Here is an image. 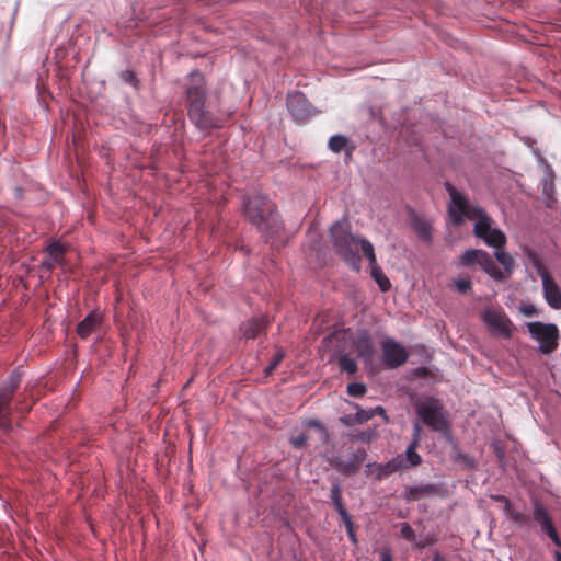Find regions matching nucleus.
Returning a JSON list of instances; mask_svg holds the SVG:
<instances>
[{"instance_id": "nucleus-12", "label": "nucleus", "mask_w": 561, "mask_h": 561, "mask_svg": "<svg viewBox=\"0 0 561 561\" xmlns=\"http://www.w3.org/2000/svg\"><path fill=\"white\" fill-rule=\"evenodd\" d=\"M68 248L59 241H53L46 248V254L41 263V267L48 272L54 271L57 266L65 267L66 253Z\"/></svg>"}, {"instance_id": "nucleus-28", "label": "nucleus", "mask_w": 561, "mask_h": 561, "mask_svg": "<svg viewBox=\"0 0 561 561\" xmlns=\"http://www.w3.org/2000/svg\"><path fill=\"white\" fill-rule=\"evenodd\" d=\"M366 386L360 382H352L347 386V393L351 397L359 398L366 393Z\"/></svg>"}, {"instance_id": "nucleus-26", "label": "nucleus", "mask_w": 561, "mask_h": 561, "mask_svg": "<svg viewBox=\"0 0 561 561\" xmlns=\"http://www.w3.org/2000/svg\"><path fill=\"white\" fill-rule=\"evenodd\" d=\"M348 139L343 135H334L329 139V148L331 151L339 153L341 152L347 145Z\"/></svg>"}, {"instance_id": "nucleus-46", "label": "nucleus", "mask_w": 561, "mask_h": 561, "mask_svg": "<svg viewBox=\"0 0 561 561\" xmlns=\"http://www.w3.org/2000/svg\"><path fill=\"white\" fill-rule=\"evenodd\" d=\"M427 373H428V370L425 367H422V368L417 369V375H420V376H426Z\"/></svg>"}, {"instance_id": "nucleus-11", "label": "nucleus", "mask_w": 561, "mask_h": 561, "mask_svg": "<svg viewBox=\"0 0 561 561\" xmlns=\"http://www.w3.org/2000/svg\"><path fill=\"white\" fill-rule=\"evenodd\" d=\"M483 320L493 333L499 334L504 339H510L512 336L513 323L505 313L486 310L483 314Z\"/></svg>"}, {"instance_id": "nucleus-6", "label": "nucleus", "mask_w": 561, "mask_h": 561, "mask_svg": "<svg viewBox=\"0 0 561 561\" xmlns=\"http://www.w3.org/2000/svg\"><path fill=\"white\" fill-rule=\"evenodd\" d=\"M21 374L13 371L7 383L0 387V430H12V400L21 383Z\"/></svg>"}, {"instance_id": "nucleus-17", "label": "nucleus", "mask_w": 561, "mask_h": 561, "mask_svg": "<svg viewBox=\"0 0 561 561\" xmlns=\"http://www.w3.org/2000/svg\"><path fill=\"white\" fill-rule=\"evenodd\" d=\"M543 297L546 302L556 310L561 309V289L552 276L543 277L542 283Z\"/></svg>"}, {"instance_id": "nucleus-48", "label": "nucleus", "mask_w": 561, "mask_h": 561, "mask_svg": "<svg viewBox=\"0 0 561 561\" xmlns=\"http://www.w3.org/2000/svg\"><path fill=\"white\" fill-rule=\"evenodd\" d=\"M554 559H556V561H561V552L560 551L554 552Z\"/></svg>"}, {"instance_id": "nucleus-41", "label": "nucleus", "mask_w": 561, "mask_h": 561, "mask_svg": "<svg viewBox=\"0 0 561 561\" xmlns=\"http://www.w3.org/2000/svg\"><path fill=\"white\" fill-rule=\"evenodd\" d=\"M380 561H392V553L389 547H382L379 550Z\"/></svg>"}, {"instance_id": "nucleus-44", "label": "nucleus", "mask_w": 561, "mask_h": 561, "mask_svg": "<svg viewBox=\"0 0 561 561\" xmlns=\"http://www.w3.org/2000/svg\"><path fill=\"white\" fill-rule=\"evenodd\" d=\"M341 422L347 426H351L353 425L354 423H356L354 421V415H346V416H343L341 417Z\"/></svg>"}, {"instance_id": "nucleus-8", "label": "nucleus", "mask_w": 561, "mask_h": 561, "mask_svg": "<svg viewBox=\"0 0 561 561\" xmlns=\"http://www.w3.org/2000/svg\"><path fill=\"white\" fill-rule=\"evenodd\" d=\"M460 263L463 266L479 264L481 268L493 279L503 282L506 279L505 273L499 268L492 256L484 250L470 249L460 256Z\"/></svg>"}, {"instance_id": "nucleus-35", "label": "nucleus", "mask_w": 561, "mask_h": 561, "mask_svg": "<svg viewBox=\"0 0 561 561\" xmlns=\"http://www.w3.org/2000/svg\"><path fill=\"white\" fill-rule=\"evenodd\" d=\"M121 78L122 80H124L125 82L131 84V85H136L137 84V77H136V73L131 70H124L122 71L121 73Z\"/></svg>"}, {"instance_id": "nucleus-16", "label": "nucleus", "mask_w": 561, "mask_h": 561, "mask_svg": "<svg viewBox=\"0 0 561 561\" xmlns=\"http://www.w3.org/2000/svg\"><path fill=\"white\" fill-rule=\"evenodd\" d=\"M409 220L411 228L416 232L417 237L430 243L432 241V225L423 216L417 215L414 210L409 211Z\"/></svg>"}, {"instance_id": "nucleus-32", "label": "nucleus", "mask_w": 561, "mask_h": 561, "mask_svg": "<svg viewBox=\"0 0 561 561\" xmlns=\"http://www.w3.org/2000/svg\"><path fill=\"white\" fill-rule=\"evenodd\" d=\"M400 534H401V537L404 538L405 540H408L410 542L415 541L416 536H415L413 528L410 526V524L402 523L401 528H400Z\"/></svg>"}, {"instance_id": "nucleus-43", "label": "nucleus", "mask_w": 561, "mask_h": 561, "mask_svg": "<svg viewBox=\"0 0 561 561\" xmlns=\"http://www.w3.org/2000/svg\"><path fill=\"white\" fill-rule=\"evenodd\" d=\"M371 412H373V416L380 415L383 417V420L386 422H388V416H387L386 410L382 407L378 405V407L371 409Z\"/></svg>"}, {"instance_id": "nucleus-38", "label": "nucleus", "mask_w": 561, "mask_h": 561, "mask_svg": "<svg viewBox=\"0 0 561 561\" xmlns=\"http://www.w3.org/2000/svg\"><path fill=\"white\" fill-rule=\"evenodd\" d=\"M421 434H422V427H421L420 423L415 422L413 424V434H412L411 443H415V445H420Z\"/></svg>"}, {"instance_id": "nucleus-14", "label": "nucleus", "mask_w": 561, "mask_h": 561, "mask_svg": "<svg viewBox=\"0 0 561 561\" xmlns=\"http://www.w3.org/2000/svg\"><path fill=\"white\" fill-rule=\"evenodd\" d=\"M367 457V453L364 448L357 449L346 460H337L333 463L335 470L340 473L351 477L354 476L363 465Z\"/></svg>"}, {"instance_id": "nucleus-45", "label": "nucleus", "mask_w": 561, "mask_h": 561, "mask_svg": "<svg viewBox=\"0 0 561 561\" xmlns=\"http://www.w3.org/2000/svg\"><path fill=\"white\" fill-rule=\"evenodd\" d=\"M357 438L363 440V442H369L370 440V434L363 432V433L357 435Z\"/></svg>"}, {"instance_id": "nucleus-22", "label": "nucleus", "mask_w": 561, "mask_h": 561, "mask_svg": "<svg viewBox=\"0 0 561 561\" xmlns=\"http://www.w3.org/2000/svg\"><path fill=\"white\" fill-rule=\"evenodd\" d=\"M339 368L342 373H346L348 376H353L357 373V363L354 358L347 354H341L337 358Z\"/></svg>"}, {"instance_id": "nucleus-20", "label": "nucleus", "mask_w": 561, "mask_h": 561, "mask_svg": "<svg viewBox=\"0 0 561 561\" xmlns=\"http://www.w3.org/2000/svg\"><path fill=\"white\" fill-rule=\"evenodd\" d=\"M267 321L264 318H254L242 324L241 330L244 337L255 339L266 330Z\"/></svg>"}, {"instance_id": "nucleus-29", "label": "nucleus", "mask_w": 561, "mask_h": 561, "mask_svg": "<svg viewBox=\"0 0 561 561\" xmlns=\"http://www.w3.org/2000/svg\"><path fill=\"white\" fill-rule=\"evenodd\" d=\"M355 407L357 409V412L354 415V421L356 423L363 424L374 417L371 409L365 410V409H360L358 405H355Z\"/></svg>"}, {"instance_id": "nucleus-31", "label": "nucleus", "mask_w": 561, "mask_h": 561, "mask_svg": "<svg viewBox=\"0 0 561 561\" xmlns=\"http://www.w3.org/2000/svg\"><path fill=\"white\" fill-rule=\"evenodd\" d=\"M306 425L310 428H316L317 431H319L324 442L329 439V433L325 426L320 421L311 419L307 421Z\"/></svg>"}, {"instance_id": "nucleus-23", "label": "nucleus", "mask_w": 561, "mask_h": 561, "mask_svg": "<svg viewBox=\"0 0 561 561\" xmlns=\"http://www.w3.org/2000/svg\"><path fill=\"white\" fill-rule=\"evenodd\" d=\"M496 500L505 502V507H504L505 514L512 520H514L515 523L520 524V525L527 522V517L523 513L513 510L511 502L505 496L500 495L496 497Z\"/></svg>"}, {"instance_id": "nucleus-27", "label": "nucleus", "mask_w": 561, "mask_h": 561, "mask_svg": "<svg viewBox=\"0 0 561 561\" xmlns=\"http://www.w3.org/2000/svg\"><path fill=\"white\" fill-rule=\"evenodd\" d=\"M342 520L344 522L346 533H347L350 540L352 541V543L357 545L358 539H357L356 531H355V525H354L351 516L346 515L345 517H342Z\"/></svg>"}, {"instance_id": "nucleus-5", "label": "nucleus", "mask_w": 561, "mask_h": 561, "mask_svg": "<svg viewBox=\"0 0 561 561\" xmlns=\"http://www.w3.org/2000/svg\"><path fill=\"white\" fill-rule=\"evenodd\" d=\"M417 417L433 432H446L448 421L442 402L434 397L420 398L414 403Z\"/></svg>"}, {"instance_id": "nucleus-1", "label": "nucleus", "mask_w": 561, "mask_h": 561, "mask_svg": "<svg viewBox=\"0 0 561 561\" xmlns=\"http://www.w3.org/2000/svg\"><path fill=\"white\" fill-rule=\"evenodd\" d=\"M445 190L450 197L448 215L451 222L455 226H460L465 219H474V236L483 240L488 247L495 249L494 256L503 266V272L507 278L514 270L515 262L512 255L505 251V245L507 243L505 233L499 228H493V219L486 214V211L482 207L471 204L468 198L451 183L446 182Z\"/></svg>"}, {"instance_id": "nucleus-34", "label": "nucleus", "mask_w": 561, "mask_h": 561, "mask_svg": "<svg viewBox=\"0 0 561 561\" xmlns=\"http://www.w3.org/2000/svg\"><path fill=\"white\" fill-rule=\"evenodd\" d=\"M308 440V436L306 434H299L297 436H294L290 438V444L295 447V448H302L305 447L306 443Z\"/></svg>"}, {"instance_id": "nucleus-18", "label": "nucleus", "mask_w": 561, "mask_h": 561, "mask_svg": "<svg viewBox=\"0 0 561 561\" xmlns=\"http://www.w3.org/2000/svg\"><path fill=\"white\" fill-rule=\"evenodd\" d=\"M102 324V314L98 310L91 311L79 324L77 325V333L81 339L89 337L93 332H96Z\"/></svg>"}, {"instance_id": "nucleus-19", "label": "nucleus", "mask_w": 561, "mask_h": 561, "mask_svg": "<svg viewBox=\"0 0 561 561\" xmlns=\"http://www.w3.org/2000/svg\"><path fill=\"white\" fill-rule=\"evenodd\" d=\"M375 466L377 471L376 477L378 480H381L400 469L408 468V465L405 463L404 457L402 455H398L386 463H379Z\"/></svg>"}, {"instance_id": "nucleus-3", "label": "nucleus", "mask_w": 561, "mask_h": 561, "mask_svg": "<svg viewBox=\"0 0 561 561\" xmlns=\"http://www.w3.org/2000/svg\"><path fill=\"white\" fill-rule=\"evenodd\" d=\"M330 239L336 254L354 271L360 270L359 248L368 260L370 270L378 267L373 244L366 239L354 236L347 220L336 221L332 225Z\"/></svg>"}, {"instance_id": "nucleus-2", "label": "nucleus", "mask_w": 561, "mask_h": 561, "mask_svg": "<svg viewBox=\"0 0 561 561\" xmlns=\"http://www.w3.org/2000/svg\"><path fill=\"white\" fill-rule=\"evenodd\" d=\"M185 107L190 121L201 130L221 128L230 118L226 111H213L206 103V80L198 70L192 71L184 83Z\"/></svg>"}, {"instance_id": "nucleus-25", "label": "nucleus", "mask_w": 561, "mask_h": 561, "mask_svg": "<svg viewBox=\"0 0 561 561\" xmlns=\"http://www.w3.org/2000/svg\"><path fill=\"white\" fill-rule=\"evenodd\" d=\"M370 275L374 278V280L378 284L381 291L386 293L391 288V283L389 278L385 275V273L379 266L370 270Z\"/></svg>"}, {"instance_id": "nucleus-39", "label": "nucleus", "mask_w": 561, "mask_h": 561, "mask_svg": "<svg viewBox=\"0 0 561 561\" xmlns=\"http://www.w3.org/2000/svg\"><path fill=\"white\" fill-rule=\"evenodd\" d=\"M523 253L524 255L527 257V260L533 264V263H536V261L540 260V257L537 255V253L528 248V247H525L523 249Z\"/></svg>"}, {"instance_id": "nucleus-15", "label": "nucleus", "mask_w": 561, "mask_h": 561, "mask_svg": "<svg viewBox=\"0 0 561 561\" xmlns=\"http://www.w3.org/2000/svg\"><path fill=\"white\" fill-rule=\"evenodd\" d=\"M443 489L438 484H421L415 486H405L402 497L407 502H416L425 497L439 495Z\"/></svg>"}, {"instance_id": "nucleus-36", "label": "nucleus", "mask_w": 561, "mask_h": 561, "mask_svg": "<svg viewBox=\"0 0 561 561\" xmlns=\"http://www.w3.org/2000/svg\"><path fill=\"white\" fill-rule=\"evenodd\" d=\"M533 266L537 271L538 275L541 277V280L543 282V277L551 276L550 273L545 267L541 260L536 261V263H533Z\"/></svg>"}, {"instance_id": "nucleus-24", "label": "nucleus", "mask_w": 561, "mask_h": 561, "mask_svg": "<svg viewBox=\"0 0 561 561\" xmlns=\"http://www.w3.org/2000/svg\"><path fill=\"white\" fill-rule=\"evenodd\" d=\"M419 445H415V443H410L405 450V463L409 467H417L422 463V457L416 451Z\"/></svg>"}, {"instance_id": "nucleus-4", "label": "nucleus", "mask_w": 561, "mask_h": 561, "mask_svg": "<svg viewBox=\"0 0 561 561\" xmlns=\"http://www.w3.org/2000/svg\"><path fill=\"white\" fill-rule=\"evenodd\" d=\"M243 213L266 241L272 240L283 229L275 204L261 194L244 196Z\"/></svg>"}, {"instance_id": "nucleus-40", "label": "nucleus", "mask_w": 561, "mask_h": 561, "mask_svg": "<svg viewBox=\"0 0 561 561\" xmlns=\"http://www.w3.org/2000/svg\"><path fill=\"white\" fill-rule=\"evenodd\" d=\"M436 538L435 536H430L427 535L423 540H420L417 543H416V547L419 549H424L425 547L430 546V545H433L436 542Z\"/></svg>"}, {"instance_id": "nucleus-9", "label": "nucleus", "mask_w": 561, "mask_h": 561, "mask_svg": "<svg viewBox=\"0 0 561 561\" xmlns=\"http://www.w3.org/2000/svg\"><path fill=\"white\" fill-rule=\"evenodd\" d=\"M287 108L293 118L299 124L307 123L317 114V110L310 104L305 94L299 91L288 94Z\"/></svg>"}, {"instance_id": "nucleus-13", "label": "nucleus", "mask_w": 561, "mask_h": 561, "mask_svg": "<svg viewBox=\"0 0 561 561\" xmlns=\"http://www.w3.org/2000/svg\"><path fill=\"white\" fill-rule=\"evenodd\" d=\"M534 519L540 525L541 530L547 534L553 543L558 547H561V539L552 523L551 516L543 507V505L538 501L534 503Z\"/></svg>"}, {"instance_id": "nucleus-30", "label": "nucleus", "mask_w": 561, "mask_h": 561, "mask_svg": "<svg viewBox=\"0 0 561 561\" xmlns=\"http://www.w3.org/2000/svg\"><path fill=\"white\" fill-rule=\"evenodd\" d=\"M284 352L283 351H277L271 363L267 365V367L265 368V374L266 375H271L277 367L278 365L282 363V360L284 359Z\"/></svg>"}, {"instance_id": "nucleus-47", "label": "nucleus", "mask_w": 561, "mask_h": 561, "mask_svg": "<svg viewBox=\"0 0 561 561\" xmlns=\"http://www.w3.org/2000/svg\"><path fill=\"white\" fill-rule=\"evenodd\" d=\"M433 561H446L438 552L433 557Z\"/></svg>"}, {"instance_id": "nucleus-33", "label": "nucleus", "mask_w": 561, "mask_h": 561, "mask_svg": "<svg viewBox=\"0 0 561 561\" xmlns=\"http://www.w3.org/2000/svg\"><path fill=\"white\" fill-rule=\"evenodd\" d=\"M455 286L458 293L467 294L471 289L472 283L469 278H458L455 279Z\"/></svg>"}, {"instance_id": "nucleus-21", "label": "nucleus", "mask_w": 561, "mask_h": 561, "mask_svg": "<svg viewBox=\"0 0 561 561\" xmlns=\"http://www.w3.org/2000/svg\"><path fill=\"white\" fill-rule=\"evenodd\" d=\"M331 501L341 518L350 515L344 506L342 490L339 482H334L331 486Z\"/></svg>"}, {"instance_id": "nucleus-7", "label": "nucleus", "mask_w": 561, "mask_h": 561, "mask_svg": "<svg viewBox=\"0 0 561 561\" xmlns=\"http://www.w3.org/2000/svg\"><path fill=\"white\" fill-rule=\"evenodd\" d=\"M529 334L539 343V352L543 355H550L559 345V329L553 323H543L540 321L527 323Z\"/></svg>"}, {"instance_id": "nucleus-37", "label": "nucleus", "mask_w": 561, "mask_h": 561, "mask_svg": "<svg viewBox=\"0 0 561 561\" xmlns=\"http://www.w3.org/2000/svg\"><path fill=\"white\" fill-rule=\"evenodd\" d=\"M533 266L537 271L538 275L541 277V280L543 282V277L551 276L550 273L545 267L541 260L536 261V263H533Z\"/></svg>"}, {"instance_id": "nucleus-49", "label": "nucleus", "mask_w": 561, "mask_h": 561, "mask_svg": "<svg viewBox=\"0 0 561 561\" xmlns=\"http://www.w3.org/2000/svg\"><path fill=\"white\" fill-rule=\"evenodd\" d=\"M16 410L23 411L22 407L16 405Z\"/></svg>"}, {"instance_id": "nucleus-10", "label": "nucleus", "mask_w": 561, "mask_h": 561, "mask_svg": "<svg viewBox=\"0 0 561 561\" xmlns=\"http://www.w3.org/2000/svg\"><path fill=\"white\" fill-rule=\"evenodd\" d=\"M381 350L383 364L390 369L402 366L409 358L405 347L390 337L382 341Z\"/></svg>"}, {"instance_id": "nucleus-42", "label": "nucleus", "mask_w": 561, "mask_h": 561, "mask_svg": "<svg viewBox=\"0 0 561 561\" xmlns=\"http://www.w3.org/2000/svg\"><path fill=\"white\" fill-rule=\"evenodd\" d=\"M522 312L527 317H534L538 314V310L534 305H525L522 307Z\"/></svg>"}]
</instances>
